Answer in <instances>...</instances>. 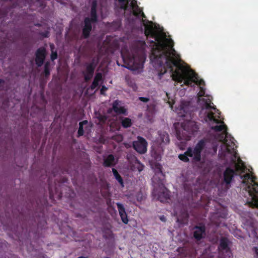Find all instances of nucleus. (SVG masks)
I'll use <instances>...</instances> for the list:
<instances>
[{"label": "nucleus", "instance_id": "obj_42", "mask_svg": "<svg viewBox=\"0 0 258 258\" xmlns=\"http://www.w3.org/2000/svg\"><path fill=\"white\" fill-rule=\"evenodd\" d=\"M139 100L144 102H147L149 101V99L148 98L144 97H139Z\"/></svg>", "mask_w": 258, "mask_h": 258}, {"label": "nucleus", "instance_id": "obj_54", "mask_svg": "<svg viewBox=\"0 0 258 258\" xmlns=\"http://www.w3.org/2000/svg\"><path fill=\"white\" fill-rule=\"evenodd\" d=\"M28 5H29L30 7H32L31 3H28Z\"/></svg>", "mask_w": 258, "mask_h": 258}, {"label": "nucleus", "instance_id": "obj_17", "mask_svg": "<svg viewBox=\"0 0 258 258\" xmlns=\"http://www.w3.org/2000/svg\"><path fill=\"white\" fill-rule=\"evenodd\" d=\"M44 215V213L41 210V212L40 214H39L38 217L36 215L34 222L35 224L37 225L38 229H42L47 224Z\"/></svg>", "mask_w": 258, "mask_h": 258}, {"label": "nucleus", "instance_id": "obj_50", "mask_svg": "<svg viewBox=\"0 0 258 258\" xmlns=\"http://www.w3.org/2000/svg\"><path fill=\"white\" fill-rule=\"evenodd\" d=\"M117 137L119 139V141H121L122 140V137H121V136H120V135L118 136Z\"/></svg>", "mask_w": 258, "mask_h": 258}, {"label": "nucleus", "instance_id": "obj_14", "mask_svg": "<svg viewBox=\"0 0 258 258\" xmlns=\"http://www.w3.org/2000/svg\"><path fill=\"white\" fill-rule=\"evenodd\" d=\"M235 175H236V171L229 167H227L223 173L224 182L226 185L230 184Z\"/></svg>", "mask_w": 258, "mask_h": 258}, {"label": "nucleus", "instance_id": "obj_34", "mask_svg": "<svg viewBox=\"0 0 258 258\" xmlns=\"http://www.w3.org/2000/svg\"><path fill=\"white\" fill-rule=\"evenodd\" d=\"M177 251L179 253H182L183 254L185 255V256L188 254L186 251V247H178L177 248Z\"/></svg>", "mask_w": 258, "mask_h": 258}, {"label": "nucleus", "instance_id": "obj_53", "mask_svg": "<svg viewBox=\"0 0 258 258\" xmlns=\"http://www.w3.org/2000/svg\"><path fill=\"white\" fill-rule=\"evenodd\" d=\"M153 193L155 195L156 194V190L154 189Z\"/></svg>", "mask_w": 258, "mask_h": 258}, {"label": "nucleus", "instance_id": "obj_7", "mask_svg": "<svg viewBox=\"0 0 258 258\" xmlns=\"http://www.w3.org/2000/svg\"><path fill=\"white\" fill-rule=\"evenodd\" d=\"M199 129L196 122L188 120L181 124V130H176V136L177 139L181 141V144L185 146L186 142L189 141L192 135L197 132Z\"/></svg>", "mask_w": 258, "mask_h": 258}, {"label": "nucleus", "instance_id": "obj_2", "mask_svg": "<svg viewBox=\"0 0 258 258\" xmlns=\"http://www.w3.org/2000/svg\"><path fill=\"white\" fill-rule=\"evenodd\" d=\"M143 24L145 26V34L147 38L154 39L149 41L150 46L152 47L150 59L153 66L156 65L169 55H174L175 50L173 48V40L168 38L163 40L160 38L155 31L152 21L143 20Z\"/></svg>", "mask_w": 258, "mask_h": 258}, {"label": "nucleus", "instance_id": "obj_6", "mask_svg": "<svg viewBox=\"0 0 258 258\" xmlns=\"http://www.w3.org/2000/svg\"><path fill=\"white\" fill-rule=\"evenodd\" d=\"M205 146V141L203 139L201 140L196 144L194 149L191 147H188L183 154H180L178 155V158L184 162H189V157L191 158L192 163L199 162L201 160V153Z\"/></svg>", "mask_w": 258, "mask_h": 258}, {"label": "nucleus", "instance_id": "obj_3", "mask_svg": "<svg viewBox=\"0 0 258 258\" xmlns=\"http://www.w3.org/2000/svg\"><path fill=\"white\" fill-rule=\"evenodd\" d=\"M146 44L144 40L135 41L132 44L131 50L132 53L126 55L121 53L124 63H126V68L131 70L139 69L143 67L146 59L145 48Z\"/></svg>", "mask_w": 258, "mask_h": 258}, {"label": "nucleus", "instance_id": "obj_29", "mask_svg": "<svg viewBox=\"0 0 258 258\" xmlns=\"http://www.w3.org/2000/svg\"><path fill=\"white\" fill-rule=\"evenodd\" d=\"M87 123H88V121L86 120H83V121L79 122V127L78 131V135H77L78 137H80L81 136H83L84 133V129H83V125L87 124Z\"/></svg>", "mask_w": 258, "mask_h": 258}, {"label": "nucleus", "instance_id": "obj_19", "mask_svg": "<svg viewBox=\"0 0 258 258\" xmlns=\"http://www.w3.org/2000/svg\"><path fill=\"white\" fill-rule=\"evenodd\" d=\"M120 101L115 100L112 103V110L117 114H125L126 109L120 105Z\"/></svg>", "mask_w": 258, "mask_h": 258}, {"label": "nucleus", "instance_id": "obj_31", "mask_svg": "<svg viewBox=\"0 0 258 258\" xmlns=\"http://www.w3.org/2000/svg\"><path fill=\"white\" fill-rule=\"evenodd\" d=\"M39 35L43 38H48L49 36V28H48L47 30H45L44 32H40Z\"/></svg>", "mask_w": 258, "mask_h": 258}, {"label": "nucleus", "instance_id": "obj_22", "mask_svg": "<svg viewBox=\"0 0 258 258\" xmlns=\"http://www.w3.org/2000/svg\"><path fill=\"white\" fill-rule=\"evenodd\" d=\"M102 79V76L101 73H98L96 74L94 80L90 86L91 90L95 89L99 85V82H100Z\"/></svg>", "mask_w": 258, "mask_h": 258}, {"label": "nucleus", "instance_id": "obj_23", "mask_svg": "<svg viewBox=\"0 0 258 258\" xmlns=\"http://www.w3.org/2000/svg\"><path fill=\"white\" fill-rule=\"evenodd\" d=\"M131 7L133 10V15L137 17H139L140 8L137 5V1L136 0H133L131 3Z\"/></svg>", "mask_w": 258, "mask_h": 258}, {"label": "nucleus", "instance_id": "obj_51", "mask_svg": "<svg viewBox=\"0 0 258 258\" xmlns=\"http://www.w3.org/2000/svg\"><path fill=\"white\" fill-rule=\"evenodd\" d=\"M139 171H141L143 170V167L138 169Z\"/></svg>", "mask_w": 258, "mask_h": 258}, {"label": "nucleus", "instance_id": "obj_47", "mask_svg": "<svg viewBox=\"0 0 258 258\" xmlns=\"http://www.w3.org/2000/svg\"><path fill=\"white\" fill-rule=\"evenodd\" d=\"M213 150L215 153L217 152V146L215 145H213Z\"/></svg>", "mask_w": 258, "mask_h": 258}, {"label": "nucleus", "instance_id": "obj_46", "mask_svg": "<svg viewBox=\"0 0 258 258\" xmlns=\"http://www.w3.org/2000/svg\"><path fill=\"white\" fill-rule=\"evenodd\" d=\"M50 62L49 61H47L44 64V68H50Z\"/></svg>", "mask_w": 258, "mask_h": 258}, {"label": "nucleus", "instance_id": "obj_52", "mask_svg": "<svg viewBox=\"0 0 258 258\" xmlns=\"http://www.w3.org/2000/svg\"><path fill=\"white\" fill-rule=\"evenodd\" d=\"M78 258H87V257H85L84 256H79Z\"/></svg>", "mask_w": 258, "mask_h": 258}, {"label": "nucleus", "instance_id": "obj_12", "mask_svg": "<svg viewBox=\"0 0 258 258\" xmlns=\"http://www.w3.org/2000/svg\"><path fill=\"white\" fill-rule=\"evenodd\" d=\"M134 149L138 153L144 154L147 151V143L146 140L141 137H138V140L133 143Z\"/></svg>", "mask_w": 258, "mask_h": 258}, {"label": "nucleus", "instance_id": "obj_27", "mask_svg": "<svg viewBox=\"0 0 258 258\" xmlns=\"http://www.w3.org/2000/svg\"><path fill=\"white\" fill-rule=\"evenodd\" d=\"M121 124L123 127L128 128L132 126V121L131 119L128 117H121Z\"/></svg>", "mask_w": 258, "mask_h": 258}, {"label": "nucleus", "instance_id": "obj_18", "mask_svg": "<svg viewBox=\"0 0 258 258\" xmlns=\"http://www.w3.org/2000/svg\"><path fill=\"white\" fill-rule=\"evenodd\" d=\"M97 1L96 0H93L91 4L90 18H89V19L91 20L93 23H96L98 21V17L97 15Z\"/></svg>", "mask_w": 258, "mask_h": 258}, {"label": "nucleus", "instance_id": "obj_15", "mask_svg": "<svg viewBox=\"0 0 258 258\" xmlns=\"http://www.w3.org/2000/svg\"><path fill=\"white\" fill-rule=\"evenodd\" d=\"M91 23H93L91 20L89 19V17H86L84 19V26L82 29V36L84 38H88L92 30Z\"/></svg>", "mask_w": 258, "mask_h": 258}, {"label": "nucleus", "instance_id": "obj_40", "mask_svg": "<svg viewBox=\"0 0 258 258\" xmlns=\"http://www.w3.org/2000/svg\"><path fill=\"white\" fill-rule=\"evenodd\" d=\"M140 16L142 17V22L143 20H146V19H144V18L146 19V17L145 15L144 14V13H143V12L142 11V10H141V9H140L139 17H140Z\"/></svg>", "mask_w": 258, "mask_h": 258}, {"label": "nucleus", "instance_id": "obj_26", "mask_svg": "<svg viewBox=\"0 0 258 258\" xmlns=\"http://www.w3.org/2000/svg\"><path fill=\"white\" fill-rule=\"evenodd\" d=\"M159 135L160 137V139L162 143L164 144H169L170 139L169 138L168 134L166 132H159Z\"/></svg>", "mask_w": 258, "mask_h": 258}, {"label": "nucleus", "instance_id": "obj_30", "mask_svg": "<svg viewBox=\"0 0 258 258\" xmlns=\"http://www.w3.org/2000/svg\"><path fill=\"white\" fill-rule=\"evenodd\" d=\"M34 3L35 6L40 8L39 11L46 7V3L44 0H37Z\"/></svg>", "mask_w": 258, "mask_h": 258}, {"label": "nucleus", "instance_id": "obj_35", "mask_svg": "<svg viewBox=\"0 0 258 258\" xmlns=\"http://www.w3.org/2000/svg\"><path fill=\"white\" fill-rule=\"evenodd\" d=\"M58 57L57 52L56 51L51 52L50 59L52 61H54Z\"/></svg>", "mask_w": 258, "mask_h": 258}, {"label": "nucleus", "instance_id": "obj_16", "mask_svg": "<svg viewBox=\"0 0 258 258\" xmlns=\"http://www.w3.org/2000/svg\"><path fill=\"white\" fill-rule=\"evenodd\" d=\"M48 189L49 199L51 201H54L55 198L58 200H60L61 198L62 193L59 192V190L56 187H55L53 190L52 186L49 184Z\"/></svg>", "mask_w": 258, "mask_h": 258}, {"label": "nucleus", "instance_id": "obj_38", "mask_svg": "<svg viewBox=\"0 0 258 258\" xmlns=\"http://www.w3.org/2000/svg\"><path fill=\"white\" fill-rule=\"evenodd\" d=\"M253 256L255 258H258V247L254 246L252 248Z\"/></svg>", "mask_w": 258, "mask_h": 258}, {"label": "nucleus", "instance_id": "obj_41", "mask_svg": "<svg viewBox=\"0 0 258 258\" xmlns=\"http://www.w3.org/2000/svg\"><path fill=\"white\" fill-rule=\"evenodd\" d=\"M107 90V88L105 86H102L100 89V93L101 94H104L105 92Z\"/></svg>", "mask_w": 258, "mask_h": 258}, {"label": "nucleus", "instance_id": "obj_11", "mask_svg": "<svg viewBox=\"0 0 258 258\" xmlns=\"http://www.w3.org/2000/svg\"><path fill=\"white\" fill-rule=\"evenodd\" d=\"M35 63L38 67H41L45 60L47 51L46 49L44 47H40L38 48L35 53Z\"/></svg>", "mask_w": 258, "mask_h": 258}, {"label": "nucleus", "instance_id": "obj_13", "mask_svg": "<svg viewBox=\"0 0 258 258\" xmlns=\"http://www.w3.org/2000/svg\"><path fill=\"white\" fill-rule=\"evenodd\" d=\"M162 187L157 194V199L162 203L168 202L170 197V191L162 184Z\"/></svg>", "mask_w": 258, "mask_h": 258}, {"label": "nucleus", "instance_id": "obj_24", "mask_svg": "<svg viewBox=\"0 0 258 258\" xmlns=\"http://www.w3.org/2000/svg\"><path fill=\"white\" fill-rule=\"evenodd\" d=\"M96 66V64L95 62V59H93L90 63H87L85 73L93 75Z\"/></svg>", "mask_w": 258, "mask_h": 258}, {"label": "nucleus", "instance_id": "obj_32", "mask_svg": "<svg viewBox=\"0 0 258 258\" xmlns=\"http://www.w3.org/2000/svg\"><path fill=\"white\" fill-rule=\"evenodd\" d=\"M194 83H195L197 85H199L200 86L205 85V83L204 80L199 79V76L198 75H197V79H196Z\"/></svg>", "mask_w": 258, "mask_h": 258}, {"label": "nucleus", "instance_id": "obj_28", "mask_svg": "<svg viewBox=\"0 0 258 258\" xmlns=\"http://www.w3.org/2000/svg\"><path fill=\"white\" fill-rule=\"evenodd\" d=\"M112 171L115 178L117 180L121 187H124V183L123 179L117 171L115 168H112Z\"/></svg>", "mask_w": 258, "mask_h": 258}, {"label": "nucleus", "instance_id": "obj_9", "mask_svg": "<svg viewBox=\"0 0 258 258\" xmlns=\"http://www.w3.org/2000/svg\"><path fill=\"white\" fill-rule=\"evenodd\" d=\"M200 90L199 92L198 93V102L202 101L203 103L202 107L205 108L207 110H213L215 111V113H218V117H220L219 115L220 114V112L216 108V107L214 106H212L211 104H213L212 102V97L210 95L205 96V88L203 87H200Z\"/></svg>", "mask_w": 258, "mask_h": 258}, {"label": "nucleus", "instance_id": "obj_36", "mask_svg": "<svg viewBox=\"0 0 258 258\" xmlns=\"http://www.w3.org/2000/svg\"><path fill=\"white\" fill-rule=\"evenodd\" d=\"M43 74L45 78H48L50 74V68H44Z\"/></svg>", "mask_w": 258, "mask_h": 258}, {"label": "nucleus", "instance_id": "obj_55", "mask_svg": "<svg viewBox=\"0 0 258 258\" xmlns=\"http://www.w3.org/2000/svg\"><path fill=\"white\" fill-rule=\"evenodd\" d=\"M26 231H28V232H29V233H30V232H31V230H30V229H29V230H28V229H26Z\"/></svg>", "mask_w": 258, "mask_h": 258}, {"label": "nucleus", "instance_id": "obj_57", "mask_svg": "<svg viewBox=\"0 0 258 258\" xmlns=\"http://www.w3.org/2000/svg\"><path fill=\"white\" fill-rule=\"evenodd\" d=\"M177 222L182 223V222H180V220L179 218H177Z\"/></svg>", "mask_w": 258, "mask_h": 258}, {"label": "nucleus", "instance_id": "obj_44", "mask_svg": "<svg viewBox=\"0 0 258 258\" xmlns=\"http://www.w3.org/2000/svg\"><path fill=\"white\" fill-rule=\"evenodd\" d=\"M49 45H50V48L51 52L55 51V50H54V48H55L54 45L53 43H50Z\"/></svg>", "mask_w": 258, "mask_h": 258}, {"label": "nucleus", "instance_id": "obj_21", "mask_svg": "<svg viewBox=\"0 0 258 258\" xmlns=\"http://www.w3.org/2000/svg\"><path fill=\"white\" fill-rule=\"evenodd\" d=\"M234 167V170L236 171V175L244 172L245 166L241 159H239L238 163H235Z\"/></svg>", "mask_w": 258, "mask_h": 258}, {"label": "nucleus", "instance_id": "obj_4", "mask_svg": "<svg viewBox=\"0 0 258 258\" xmlns=\"http://www.w3.org/2000/svg\"><path fill=\"white\" fill-rule=\"evenodd\" d=\"M214 112L212 111H209L207 113V115L205 116V120L206 121H210L212 123H215L217 124L221 123L220 125H216L212 126L211 127V130H214L216 132L223 131V133H221L219 135V141L222 142L226 146V151L228 153H231V151L230 149L234 150V146L235 143L234 142V139L231 137V135H229L227 132V127L223 122L220 119L216 118V116L214 115Z\"/></svg>", "mask_w": 258, "mask_h": 258}, {"label": "nucleus", "instance_id": "obj_56", "mask_svg": "<svg viewBox=\"0 0 258 258\" xmlns=\"http://www.w3.org/2000/svg\"><path fill=\"white\" fill-rule=\"evenodd\" d=\"M188 217V216L187 214H186V220H187Z\"/></svg>", "mask_w": 258, "mask_h": 258}, {"label": "nucleus", "instance_id": "obj_10", "mask_svg": "<svg viewBox=\"0 0 258 258\" xmlns=\"http://www.w3.org/2000/svg\"><path fill=\"white\" fill-rule=\"evenodd\" d=\"M193 236L197 241H200L206 235V226L203 223H200L198 225L195 226L193 228Z\"/></svg>", "mask_w": 258, "mask_h": 258}, {"label": "nucleus", "instance_id": "obj_39", "mask_svg": "<svg viewBox=\"0 0 258 258\" xmlns=\"http://www.w3.org/2000/svg\"><path fill=\"white\" fill-rule=\"evenodd\" d=\"M98 119L100 122H105L107 118L105 115H99V116L98 117Z\"/></svg>", "mask_w": 258, "mask_h": 258}, {"label": "nucleus", "instance_id": "obj_5", "mask_svg": "<svg viewBox=\"0 0 258 258\" xmlns=\"http://www.w3.org/2000/svg\"><path fill=\"white\" fill-rule=\"evenodd\" d=\"M251 177V174L249 173L241 176L242 183L245 185L243 193L245 191L249 196L246 199V204L248 206L252 208H258V183H250Z\"/></svg>", "mask_w": 258, "mask_h": 258}, {"label": "nucleus", "instance_id": "obj_49", "mask_svg": "<svg viewBox=\"0 0 258 258\" xmlns=\"http://www.w3.org/2000/svg\"><path fill=\"white\" fill-rule=\"evenodd\" d=\"M160 219H161L162 221H165V218L164 216L161 217H160Z\"/></svg>", "mask_w": 258, "mask_h": 258}, {"label": "nucleus", "instance_id": "obj_25", "mask_svg": "<svg viewBox=\"0 0 258 258\" xmlns=\"http://www.w3.org/2000/svg\"><path fill=\"white\" fill-rule=\"evenodd\" d=\"M114 156L112 154H110L104 160L103 166L105 167H111L114 165Z\"/></svg>", "mask_w": 258, "mask_h": 258}, {"label": "nucleus", "instance_id": "obj_37", "mask_svg": "<svg viewBox=\"0 0 258 258\" xmlns=\"http://www.w3.org/2000/svg\"><path fill=\"white\" fill-rule=\"evenodd\" d=\"M7 15V12L2 9H0V19H2L6 17Z\"/></svg>", "mask_w": 258, "mask_h": 258}, {"label": "nucleus", "instance_id": "obj_20", "mask_svg": "<svg viewBox=\"0 0 258 258\" xmlns=\"http://www.w3.org/2000/svg\"><path fill=\"white\" fill-rule=\"evenodd\" d=\"M116 206L117 207V209L119 212V214L120 217L121 218V221L124 224H127L128 223V218L126 213L125 212V209L124 208L123 205L122 204L119 203H116Z\"/></svg>", "mask_w": 258, "mask_h": 258}, {"label": "nucleus", "instance_id": "obj_8", "mask_svg": "<svg viewBox=\"0 0 258 258\" xmlns=\"http://www.w3.org/2000/svg\"><path fill=\"white\" fill-rule=\"evenodd\" d=\"M230 241L227 237H222L218 246V258H232V253L229 246ZM200 258H213L212 255L207 256L203 254Z\"/></svg>", "mask_w": 258, "mask_h": 258}, {"label": "nucleus", "instance_id": "obj_43", "mask_svg": "<svg viewBox=\"0 0 258 258\" xmlns=\"http://www.w3.org/2000/svg\"><path fill=\"white\" fill-rule=\"evenodd\" d=\"M256 177L255 176L251 175V177L250 179V183H256L255 182V180H256Z\"/></svg>", "mask_w": 258, "mask_h": 258}, {"label": "nucleus", "instance_id": "obj_45", "mask_svg": "<svg viewBox=\"0 0 258 258\" xmlns=\"http://www.w3.org/2000/svg\"><path fill=\"white\" fill-rule=\"evenodd\" d=\"M5 83V81L0 78V89L4 86Z\"/></svg>", "mask_w": 258, "mask_h": 258}, {"label": "nucleus", "instance_id": "obj_48", "mask_svg": "<svg viewBox=\"0 0 258 258\" xmlns=\"http://www.w3.org/2000/svg\"><path fill=\"white\" fill-rule=\"evenodd\" d=\"M34 25H35V26L40 27V26H41V24H40V23H35V24H34Z\"/></svg>", "mask_w": 258, "mask_h": 258}, {"label": "nucleus", "instance_id": "obj_33", "mask_svg": "<svg viewBox=\"0 0 258 258\" xmlns=\"http://www.w3.org/2000/svg\"><path fill=\"white\" fill-rule=\"evenodd\" d=\"M84 80L85 82H87L90 81L91 78L93 77V75H90V74H88L87 73H84Z\"/></svg>", "mask_w": 258, "mask_h": 258}, {"label": "nucleus", "instance_id": "obj_1", "mask_svg": "<svg viewBox=\"0 0 258 258\" xmlns=\"http://www.w3.org/2000/svg\"><path fill=\"white\" fill-rule=\"evenodd\" d=\"M180 61L179 55L175 51L174 55H169L154 66L157 69L161 68L160 76L163 75L169 70L173 80L180 83L183 81L185 85L191 86L192 83L197 79V74L184 66Z\"/></svg>", "mask_w": 258, "mask_h": 258}]
</instances>
